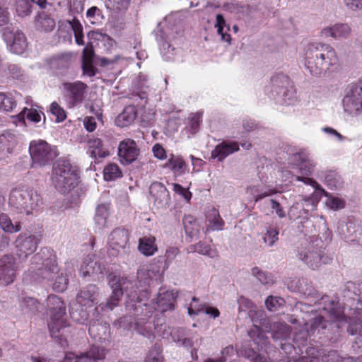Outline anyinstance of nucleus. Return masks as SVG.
Segmentation results:
<instances>
[{"mask_svg": "<svg viewBox=\"0 0 362 362\" xmlns=\"http://www.w3.org/2000/svg\"><path fill=\"white\" fill-rule=\"evenodd\" d=\"M133 322H134V320L132 316L126 315L115 320L113 325L117 329L128 330L131 329Z\"/></svg>", "mask_w": 362, "mask_h": 362, "instance_id": "69168bd1", "label": "nucleus"}, {"mask_svg": "<svg viewBox=\"0 0 362 362\" xmlns=\"http://www.w3.org/2000/svg\"><path fill=\"white\" fill-rule=\"evenodd\" d=\"M149 192L154 198L158 207L166 208L170 204V196L165 185L159 182H153L149 187Z\"/></svg>", "mask_w": 362, "mask_h": 362, "instance_id": "4be33fe9", "label": "nucleus"}, {"mask_svg": "<svg viewBox=\"0 0 362 362\" xmlns=\"http://www.w3.org/2000/svg\"><path fill=\"white\" fill-rule=\"evenodd\" d=\"M216 24L215 27L217 28V33L221 35V40L228 43L230 42V35L224 32V28L226 26V23L224 17L221 14H217L216 16Z\"/></svg>", "mask_w": 362, "mask_h": 362, "instance_id": "6e6d98bb", "label": "nucleus"}, {"mask_svg": "<svg viewBox=\"0 0 362 362\" xmlns=\"http://www.w3.org/2000/svg\"><path fill=\"white\" fill-rule=\"evenodd\" d=\"M208 222L206 230H222L224 227V221L220 216L217 209L213 208L206 216Z\"/></svg>", "mask_w": 362, "mask_h": 362, "instance_id": "f704fd0d", "label": "nucleus"}, {"mask_svg": "<svg viewBox=\"0 0 362 362\" xmlns=\"http://www.w3.org/2000/svg\"><path fill=\"white\" fill-rule=\"evenodd\" d=\"M298 289L300 292L303 293L305 296L310 297H318L320 294L318 291L313 286L312 284L307 279H303L298 282Z\"/></svg>", "mask_w": 362, "mask_h": 362, "instance_id": "5fc2aeb1", "label": "nucleus"}, {"mask_svg": "<svg viewBox=\"0 0 362 362\" xmlns=\"http://www.w3.org/2000/svg\"><path fill=\"white\" fill-rule=\"evenodd\" d=\"M345 291L356 296L358 303L362 304V281H348L345 284Z\"/></svg>", "mask_w": 362, "mask_h": 362, "instance_id": "3c124183", "label": "nucleus"}, {"mask_svg": "<svg viewBox=\"0 0 362 362\" xmlns=\"http://www.w3.org/2000/svg\"><path fill=\"white\" fill-rule=\"evenodd\" d=\"M266 332H272V337L274 340H284L286 339L291 333V327L285 322H277L272 325L266 326L264 329Z\"/></svg>", "mask_w": 362, "mask_h": 362, "instance_id": "c756f323", "label": "nucleus"}, {"mask_svg": "<svg viewBox=\"0 0 362 362\" xmlns=\"http://www.w3.org/2000/svg\"><path fill=\"white\" fill-rule=\"evenodd\" d=\"M325 183L331 189H337L342 187L343 181L341 176L335 171L330 170L325 175Z\"/></svg>", "mask_w": 362, "mask_h": 362, "instance_id": "c03bdc74", "label": "nucleus"}, {"mask_svg": "<svg viewBox=\"0 0 362 362\" xmlns=\"http://www.w3.org/2000/svg\"><path fill=\"white\" fill-rule=\"evenodd\" d=\"M129 242V232L124 228H115L109 235L107 253L110 256L117 257L124 251Z\"/></svg>", "mask_w": 362, "mask_h": 362, "instance_id": "f3484780", "label": "nucleus"}, {"mask_svg": "<svg viewBox=\"0 0 362 362\" xmlns=\"http://www.w3.org/2000/svg\"><path fill=\"white\" fill-rule=\"evenodd\" d=\"M170 336L178 346L187 349H192L199 340L200 341L199 344H201L202 341V339L199 338L197 334H190L185 329L181 327L173 328L170 332Z\"/></svg>", "mask_w": 362, "mask_h": 362, "instance_id": "412c9836", "label": "nucleus"}, {"mask_svg": "<svg viewBox=\"0 0 362 362\" xmlns=\"http://www.w3.org/2000/svg\"><path fill=\"white\" fill-rule=\"evenodd\" d=\"M300 208H304L306 211H313L315 209V204L314 200L311 197H306L301 199L300 202H296L291 206L288 211V216L291 219H296L302 217V214H295V209H299Z\"/></svg>", "mask_w": 362, "mask_h": 362, "instance_id": "72a5a7b5", "label": "nucleus"}, {"mask_svg": "<svg viewBox=\"0 0 362 362\" xmlns=\"http://www.w3.org/2000/svg\"><path fill=\"white\" fill-rule=\"evenodd\" d=\"M338 63L335 49L329 45L313 42L305 49V66L315 76H321Z\"/></svg>", "mask_w": 362, "mask_h": 362, "instance_id": "f03ea898", "label": "nucleus"}, {"mask_svg": "<svg viewBox=\"0 0 362 362\" xmlns=\"http://www.w3.org/2000/svg\"><path fill=\"white\" fill-rule=\"evenodd\" d=\"M139 251L146 256H151L157 251L154 237H144L139 239Z\"/></svg>", "mask_w": 362, "mask_h": 362, "instance_id": "ea45409f", "label": "nucleus"}, {"mask_svg": "<svg viewBox=\"0 0 362 362\" xmlns=\"http://www.w3.org/2000/svg\"><path fill=\"white\" fill-rule=\"evenodd\" d=\"M107 283L112 292L105 303H101L96 309L100 308L103 311L112 310L119 305L124 293L128 300L126 301V308L134 317L135 329L146 337L150 338L154 325L148 321L153 312V308L148 304L141 303V298L136 284L125 276H121L111 273L107 276Z\"/></svg>", "mask_w": 362, "mask_h": 362, "instance_id": "f257e3e1", "label": "nucleus"}, {"mask_svg": "<svg viewBox=\"0 0 362 362\" xmlns=\"http://www.w3.org/2000/svg\"><path fill=\"white\" fill-rule=\"evenodd\" d=\"M284 300L280 297H274L270 296L265 300L266 308L269 311H275L279 307L283 305Z\"/></svg>", "mask_w": 362, "mask_h": 362, "instance_id": "774afa93", "label": "nucleus"}, {"mask_svg": "<svg viewBox=\"0 0 362 362\" xmlns=\"http://www.w3.org/2000/svg\"><path fill=\"white\" fill-rule=\"evenodd\" d=\"M183 226L187 235L197 238L199 233V227L196 219L191 215H185L182 220Z\"/></svg>", "mask_w": 362, "mask_h": 362, "instance_id": "4c0bfd02", "label": "nucleus"}, {"mask_svg": "<svg viewBox=\"0 0 362 362\" xmlns=\"http://www.w3.org/2000/svg\"><path fill=\"white\" fill-rule=\"evenodd\" d=\"M72 55L71 53H64L52 58L51 65L52 68L61 71L66 70L71 63Z\"/></svg>", "mask_w": 362, "mask_h": 362, "instance_id": "58836bf2", "label": "nucleus"}, {"mask_svg": "<svg viewBox=\"0 0 362 362\" xmlns=\"http://www.w3.org/2000/svg\"><path fill=\"white\" fill-rule=\"evenodd\" d=\"M18 144L17 136L10 132H4L0 134V160L13 152Z\"/></svg>", "mask_w": 362, "mask_h": 362, "instance_id": "a878e982", "label": "nucleus"}, {"mask_svg": "<svg viewBox=\"0 0 362 362\" xmlns=\"http://www.w3.org/2000/svg\"><path fill=\"white\" fill-rule=\"evenodd\" d=\"M40 242V235H33L30 233H20L15 240L16 256L20 262L25 261L33 254Z\"/></svg>", "mask_w": 362, "mask_h": 362, "instance_id": "f8f14e48", "label": "nucleus"}, {"mask_svg": "<svg viewBox=\"0 0 362 362\" xmlns=\"http://www.w3.org/2000/svg\"><path fill=\"white\" fill-rule=\"evenodd\" d=\"M64 23L72 29L76 43L78 45H83V26L80 21L74 17L72 20H66Z\"/></svg>", "mask_w": 362, "mask_h": 362, "instance_id": "37998d69", "label": "nucleus"}, {"mask_svg": "<svg viewBox=\"0 0 362 362\" xmlns=\"http://www.w3.org/2000/svg\"><path fill=\"white\" fill-rule=\"evenodd\" d=\"M344 112L350 117L362 114V81L349 85L341 100Z\"/></svg>", "mask_w": 362, "mask_h": 362, "instance_id": "1a4fd4ad", "label": "nucleus"}, {"mask_svg": "<svg viewBox=\"0 0 362 362\" xmlns=\"http://www.w3.org/2000/svg\"><path fill=\"white\" fill-rule=\"evenodd\" d=\"M166 167L170 168V170L176 175H181L185 173L187 165L185 160L178 156H174L170 154V157L168 160Z\"/></svg>", "mask_w": 362, "mask_h": 362, "instance_id": "e433bc0d", "label": "nucleus"}, {"mask_svg": "<svg viewBox=\"0 0 362 362\" xmlns=\"http://www.w3.org/2000/svg\"><path fill=\"white\" fill-rule=\"evenodd\" d=\"M88 153L94 158H103L109 156V152L103 148L102 141L98 138L88 140Z\"/></svg>", "mask_w": 362, "mask_h": 362, "instance_id": "473e14b6", "label": "nucleus"}, {"mask_svg": "<svg viewBox=\"0 0 362 362\" xmlns=\"http://www.w3.org/2000/svg\"><path fill=\"white\" fill-rule=\"evenodd\" d=\"M21 306L27 313L33 315L40 311L41 305L38 301L31 297H25L23 299Z\"/></svg>", "mask_w": 362, "mask_h": 362, "instance_id": "864d4df0", "label": "nucleus"}, {"mask_svg": "<svg viewBox=\"0 0 362 362\" xmlns=\"http://www.w3.org/2000/svg\"><path fill=\"white\" fill-rule=\"evenodd\" d=\"M297 156L298 158V160H300L298 168L300 175L296 176L295 180L300 181L306 185L313 187V188L317 191V193L320 194V195L323 194H326V192L320 185H319L314 179L308 177L313 172L316 166V163L312 158H309L305 153H299Z\"/></svg>", "mask_w": 362, "mask_h": 362, "instance_id": "9b49d317", "label": "nucleus"}, {"mask_svg": "<svg viewBox=\"0 0 362 362\" xmlns=\"http://www.w3.org/2000/svg\"><path fill=\"white\" fill-rule=\"evenodd\" d=\"M330 325L332 329H334V333H333V335L329 338L333 342L339 339L340 333L345 327H346L347 332L350 334L354 335L359 334L362 336V320L357 317L349 318V320L344 317H338L335 321L332 322Z\"/></svg>", "mask_w": 362, "mask_h": 362, "instance_id": "2eb2a0df", "label": "nucleus"}, {"mask_svg": "<svg viewBox=\"0 0 362 362\" xmlns=\"http://www.w3.org/2000/svg\"><path fill=\"white\" fill-rule=\"evenodd\" d=\"M109 216V205L106 204H99L95 210V221L100 228L106 225L107 218Z\"/></svg>", "mask_w": 362, "mask_h": 362, "instance_id": "49530a36", "label": "nucleus"}, {"mask_svg": "<svg viewBox=\"0 0 362 362\" xmlns=\"http://www.w3.org/2000/svg\"><path fill=\"white\" fill-rule=\"evenodd\" d=\"M47 313L50 321L48 327L52 338L57 339L62 346L67 344L66 333V324L64 320L66 305L56 295H49L47 299Z\"/></svg>", "mask_w": 362, "mask_h": 362, "instance_id": "7ed1b4c3", "label": "nucleus"}, {"mask_svg": "<svg viewBox=\"0 0 362 362\" xmlns=\"http://www.w3.org/2000/svg\"><path fill=\"white\" fill-rule=\"evenodd\" d=\"M94 50L91 43H88L83 50L82 54V70L83 74L89 77L94 76L98 69L93 65Z\"/></svg>", "mask_w": 362, "mask_h": 362, "instance_id": "393cba45", "label": "nucleus"}, {"mask_svg": "<svg viewBox=\"0 0 362 362\" xmlns=\"http://www.w3.org/2000/svg\"><path fill=\"white\" fill-rule=\"evenodd\" d=\"M322 362H361L355 361L352 357H342L337 351L330 350L322 356Z\"/></svg>", "mask_w": 362, "mask_h": 362, "instance_id": "09e8293b", "label": "nucleus"}, {"mask_svg": "<svg viewBox=\"0 0 362 362\" xmlns=\"http://www.w3.org/2000/svg\"><path fill=\"white\" fill-rule=\"evenodd\" d=\"M105 349L97 346H93L89 351L80 356L74 353L66 354L64 362H98L105 358Z\"/></svg>", "mask_w": 362, "mask_h": 362, "instance_id": "aec40b11", "label": "nucleus"}, {"mask_svg": "<svg viewBox=\"0 0 362 362\" xmlns=\"http://www.w3.org/2000/svg\"><path fill=\"white\" fill-rule=\"evenodd\" d=\"M104 264L95 255H88L83 262L80 273L83 278L91 277L93 280L99 279V276L103 274Z\"/></svg>", "mask_w": 362, "mask_h": 362, "instance_id": "6ab92c4d", "label": "nucleus"}, {"mask_svg": "<svg viewBox=\"0 0 362 362\" xmlns=\"http://www.w3.org/2000/svg\"><path fill=\"white\" fill-rule=\"evenodd\" d=\"M248 315L253 322V328L248 332V336L257 346V349L259 350L266 349L269 344V340L266 337L260 327L266 329V326L269 325V321L266 317L265 313L263 310H250L248 313Z\"/></svg>", "mask_w": 362, "mask_h": 362, "instance_id": "9d476101", "label": "nucleus"}, {"mask_svg": "<svg viewBox=\"0 0 362 362\" xmlns=\"http://www.w3.org/2000/svg\"><path fill=\"white\" fill-rule=\"evenodd\" d=\"M252 274L262 284H272L274 283L271 274L262 271L257 267L252 269Z\"/></svg>", "mask_w": 362, "mask_h": 362, "instance_id": "bf43d9fd", "label": "nucleus"}, {"mask_svg": "<svg viewBox=\"0 0 362 362\" xmlns=\"http://www.w3.org/2000/svg\"><path fill=\"white\" fill-rule=\"evenodd\" d=\"M88 332L95 339L103 341L110 337V325L106 322L94 323L90 325Z\"/></svg>", "mask_w": 362, "mask_h": 362, "instance_id": "2f4dec72", "label": "nucleus"}, {"mask_svg": "<svg viewBox=\"0 0 362 362\" xmlns=\"http://www.w3.org/2000/svg\"><path fill=\"white\" fill-rule=\"evenodd\" d=\"M296 256L299 260L312 269H316L322 264L329 263L332 259L325 255L322 247H318L317 244L313 242L306 243L298 247Z\"/></svg>", "mask_w": 362, "mask_h": 362, "instance_id": "6e6552de", "label": "nucleus"}, {"mask_svg": "<svg viewBox=\"0 0 362 362\" xmlns=\"http://www.w3.org/2000/svg\"><path fill=\"white\" fill-rule=\"evenodd\" d=\"M156 40L158 41L160 47V51L163 58L166 61L173 59L175 55V48L165 39L163 32L158 30L156 33Z\"/></svg>", "mask_w": 362, "mask_h": 362, "instance_id": "c9c22d12", "label": "nucleus"}, {"mask_svg": "<svg viewBox=\"0 0 362 362\" xmlns=\"http://www.w3.org/2000/svg\"><path fill=\"white\" fill-rule=\"evenodd\" d=\"M279 230L272 226L267 228L266 233L263 236V241L267 243L269 247H272L279 240Z\"/></svg>", "mask_w": 362, "mask_h": 362, "instance_id": "e2e57ef3", "label": "nucleus"}, {"mask_svg": "<svg viewBox=\"0 0 362 362\" xmlns=\"http://www.w3.org/2000/svg\"><path fill=\"white\" fill-rule=\"evenodd\" d=\"M76 167L66 160H59L53 166L52 181L55 188L62 194L74 189L78 183Z\"/></svg>", "mask_w": 362, "mask_h": 362, "instance_id": "20e7f679", "label": "nucleus"}, {"mask_svg": "<svg viewBox=\"0 0 362 362\" xmlns=\"http://www.w3.org/2000/svg\"><path fill=\"white\" fill-rule=\"evenodd\" d=\"M296 94V90L291 81L289 84L286 87V88L282 90L281 93L277 95L281 98V102L290 104L295 99Z\"/></svg>", "mask_w": 362, "mask_h": 362, "instance_id": "680f3d73", "label": "nucleus"}, {"mask_svg": "<svg viewBox=\"0 0 362 362\" xmlns=\"http://www.w3.org/2000/svg\"><path fill=\"white\" fill-rule=\"evenodd\" d=\"M17 266L12 255H5L0 259V285L13 283L16 276Z\"/></svg>", "mask_w": 362, "mask_h": 362, "instance_id": "a211bd4d", "label": "nucleus"}, {"mask_svg": "<svg viewBox=\"0 0 362 362\" xmlns=\"http://www.w3.org/2000/svg\"><path fill=\"white\" fill-rule=\"evenodd\" d=\"M43 255L49 256L43 261L42 266L38 269L37 275L42 279L52 281L56 274L59 272V267L56 262V257L52 254L50 248H42L39 253L33 256V259H40L42 258Z\"/></svg>", "mask_w": 362, "mask_h": 362, "instance_id": "4468645a", "label": "nucleus"}, {"mask_svg": "<svg viewBox=\"0 0 362 362\" xmlns=\"http://www.w3.org/2000/svg\"><path fill=\"white\" fill-rule=\"evenodd\" d=\"M99 288L95 284H88L82 288L76 295V303L81 307L80 310L72 306L69 308L71 317L76 322L83 324L88 317V314L83 307H92L98 302Z\"/></svg>", "mask_w": 362, "mask_h": 362, "instance_id": "39448f33", "label": "nucleus"}, {"mask_svg": "<svg viewBox=\"0 0 362 362\" xmlns=\"http://www.w3.org/2000/svg\"><path fill=\"white\" fill-rule=\"evenodd\" d=\"M144 362H163L162 349L159 344H155L149 350Z\"/></svg>", "mask_w": 362, "mask_h": 362, "instance_id": "4d7b16f0", "label": "nucleus"}, {"mask_svg": "<svg viewBox=\"0 0 362 362\" xmlns=\"http://www.w3.org/2000/svg\"><path fill=\"white\" fill-rule=\"evenodd\" d=\"M356 226L352 218H344L338 221L337 232L341 238L350 241L356 230Z\"/></svg>", "mask_w": 362, "mask_h": 362, "instance_id": "7c9ffc66", "label": "nucleus"}, {"mask_svg": "<svg viewBox=\"0 0 362 362\" xmlns=\"http://www.w3.org/2000/svg\"><path fill=\"white\" fill-rule=\"evenodd\" d=\"M117 156L122 165H128L137 160L140 149L134 139L126 138L119 143Z\"/></svg>", "mask_w": 362, "mask_h": 362, "instance_id": "dca6fc26", "label": "nucleus"}, {"mask_svg": "<svg viewBox=\"0 0 362 362\" xmlns=\"http://www.w3.org/2000/svg\"><path fill=\"white\" fill-rule=\"evenodd\" d=\"M62 86V96L69 107H73L81 104L88 89L87 84L81 81L64 82Z\"/></svg>", "mask_w": 362, "mask_h": 362, "instance_id": "ddd939ff", "label": "nucleus"}, {"mask_svg": "<svg viewBox=\"0 0 362 362\" xmlns=\"http://www.w3.org/2000/svg\"><path fill=\"white\" fill-rule=\"evenodd\" d=\"M131 0H106L105 6L114 11H125L130 5Z\"/></svg>", "mask_w": 362, "mask_h": 362, "instance_id": "13d9d810", "label": "nucleus"}, {"mask_svg": "<svg viewBox=\"0 0 362 362\" xmlns=\"http://www.w3.org/2000/svg\"><path fill=\"white\" fill-rule=\"evenodd\" d=\"M32 6L28 0H17L16 4V11L17 15L21 17H25L30 15L32 12Z\"/></svg>", "mask_w": 362, "mask_h": 362, "instance_id": "052dcab7", "label": "nucleus"}, {"mask_svg": "<svg viewBox=\"0 0 362 362\" xmlns=\"http://www.w3.org/2000/svg\"><path fill=\"white\" fill-rule=\"evenodd\" d=\"M4 39L10 47L11 51L14 54H22L27 47L26 38L22 32L6 33H4Z\"/></svg>", "mask_w": 362, "mask_h": 362, "instance_id": "5701e85b", "label": "nucleus"}, {"mask_svg": "<svg viewBox=\"0 0 362 362\" xmlns=\"http://www.w3.org/2000/svg\"><path fill=\"white\" fill-rule=\"evenodd\" d=\"M16 106V101L10 93H0V110L11 111Z\"/></svg>", "mask_w": 362, "mask_h": 362, "instance_id": "603ef678", "label": "nucleus"}, {"mask_svg": "<svg viewBox=\"0 0 362 362\" xmlns=\"http://www.w3.org/2000/svg\"><path fill=\"white\" fill-rule=\"evenodd\" d=\"M104 179L107 181L114 180L122 176L119 166L115 163H110L103 170Z\"/></svg>", "mask_w": 362, "mask_h": 362, "instance_id": "8fccbe9b", "label": "nucleus"}, {"mask_svg": "<svg viewBox=\"0 0 362 362\" xmlns=\"http://www.w3.org/2000/svg\"><path fill=\"white\" fill-rule=\"evenodd\" d=\"M332 323H329L327 321L325 320V318L322 316H317L313 318L310 322V326L308 330V332L314 334L315 333H320L321 331H323L327 329V326H329L332 328ZM332 330V329H331ZM334 332V329H333Z\"/></svg>", "mask_w": 362, "mask_h": 362, "instance_id": "de8ad7c7", "label": "nucleus"}, {"mask_svg": "<svg viewBox=\"0 0 362 362\" xmlns=\"http://www.w3.org/2000/svg\"><path fill=\"white\" fill-rule=\"evenodd\" d=\"M321 34L324 37H331L335 40L347 39L351 35V28L347 23H338L323 28Z\"/></svg>", "mask_w": 362, "mask_h": 362, "instance_id": "b1692460", "label": "nucleus"}, {"mask_svg": "<svg viewBox=\"0 0 362 362\" xmlns=\"http://www.w3.org/2000/svg\"><path fill=\"white\" fill-rule=\"evenodd\" d=\"M40 113L44 115L41 110L38 111L35 108L24 107L23 110L18 115V117L19 120L24 121L25 118L26 117L27 119L30 122L37 123L41 120Z\"/></svg>", "mask_w": 362, "mask_h": 362, "instance_id": "a18cd8bd", "label": "nucleus"}, {"mask_svg": "<svg viewBox=\"0 0 362 362\" xmlns=\"http://www.w3.org/2000/svg\"><path fill=\"white\" fill-rule=\"evenodd\" d=\"M175 294L172 291L160 288L156 298V308L161 313L171 310L174 308Z\"/></svg>", "mask_w": 362, "mask_h": 362, "instance_id": "cd10ccee", "label": "nucleus"}, {"mask_svg": "<svg viewBox=\"0 0 362 362\" xmlns=\"http://www.w3.org/2000/svg\"><path fill=\"white\" fill-rule=\"evenodd\" d=\"M42 203L40 195L33 189H14L10 193L9 204L26 214L37 210Z\"/></svg>", "mask_w": 362, "mask_h": 362, "instance_id": "423d86ee", "label": "nucleus"}, {"mask_svg": "<svg viewBox=\"0 0 362 362\" xmlns=\"http://www.w3.org/2000/svg\"><path fill=\"white\" fill-rule=\"evenodd\" d=\"M137 117V110L134 105H129L115 118V122L117 127H126L134 123Z\"/></svg>", "mask_w": 362, "mask_h": 362, "instance_id": "c85d7f7f", "label": "nucleus"}, {"mask_svg": "<svg viewBox=\"0 0 362 362\" xmlns=\"http://www.w3.org/2000/svg\"><path fill=\"white\" fill-rule=\"evenodd\" d=\"M189 252H196L203 255L213 257V251L211 249L210 245L201 242L198 243L197 244L191 245L189 247Z\"/></svg>", "mask_w": 362, "mask_h": 362, "instance_id": "338daca9", "label": "nucleus"}, {"mask_svg": "<svg viewBox=\"0 0 362 362\" xmlns=\"http://www.w3.org/2000/svg\"><path fill=\"white\" fill-rule=\"evenodd\" d=\"M0 227L5 232L8 233H17L21 230L20 222L13 224L9 216L4 213L0 214Z\"/></svg>", "mask_w": 362, "mask_h": 362, "instance_id": "79ce46f5", "label": "nucleus"}, {"mask_svg": "<svg viewBox=\"0 0 362 362\" xmlns=\"http://www.w3.org/2000/svg\"><path fill=\"white\" fill-rule=\"evenodd\" d=\"M49 111L56 119L57 122H62L66 118V113L63 107H62L57 102H52L49 107Z\"/></svg>", "mask_w": 362, "mask_h": 362, "instance_id": "0e129e2a", "label": "nucleus"}, {"mask_svg": "<svg viewBox=\"0 0 362 362\" xmlns=\"http://www.w3.org/2000/svg\"><path fill=\"white\" fill-rule=\"evenodd\" d=\"M239 149V144L238 142L224 141L215 147L211 152V156L221 162L230 154L238 151Z\"/></svg>", "mask_w": 362, "mask_h": 362, "instance_id": "bb28decb", "label": "nucleus"}, {"mask_svg": "<svg viewBox=\"0 0 362 362\" xmlns=\"http://www.w3.org/2000/svg\"><path fill=\"white\" fill-rule=\"evenodd\" d=\"M29 152L33 165L40 167L51 165L59 155L56 146L42 139L30 141Z\"/></svg>", "mask_w": 362, "mask_h": 362, "instance_id": "0eeeda50", "label": "nucleus"}, {"mask_svg": "<svg viewBox=\"0 0 362 362\" xmlns=\"http://www.w3.org/2000/svg\"><path fill=\"white\" fill-rule=\"evenodd\" d=\"M290 82L289 78L283 74L274 76L271 78L272 86V92L275 93L276 95L281 94L282 90L286 88Z\"/></svg>", "mask_w": 362, "mask_h": 362, "instance_id": "a19ab883", "label": "nucleus"}]
</instances>
